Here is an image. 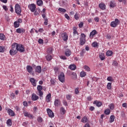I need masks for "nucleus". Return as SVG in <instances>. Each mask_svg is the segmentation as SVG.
Listing matches in <instances>:
<instances>
[{"instance_id": "nucleus-45", "label": "nucleus", "mask_w": 127, "mask_h": 127, "mask_svg": "<svg viewBox=\"0 0 127 127\" xmlns=\"http://www.w3.org/2000/svg\"><path fill=\"white\" fill-rule=\"evenodd\" d=\"M107 81L109 82H113L114 81V79L111 76H109L107 77Z\"/></svg>"}, {"instance_id": "nucleus-59", "label": "nucleus", "mask_w": 127, "mask_h": 127, "mask_svg": "<svg viewBox=\"0 0 127 127\" xmlns=\"http://www.w3.org/2000/svg\"><path fill=\"white\" fill-rule=\"evenodd\" d=\"M42 17L44 18V19H47V18L46 17V15H45V13H43L42 14Z\"/></svg>"}, {"instance_id": "nucleus-41", "label": "nucleus", "mask_w": 127, "mask_h": 127, "mask_svg": "<svg viewBox=\"0 0 127 127\" xmlns=\"http://www.w3.org/2000/svg\"><path fill=\"white\" fill-rule=\"evenodd\" d=\"M58 10L59 11H61V12H66V9L63 8H59L58 9Z\"/></svg>"}, {"instance_id": "nucleus-28", "label": "nucleus", "mask_w": 127, "mask_h": 127, "mask_svg": "<svg viewBox=\"0 0 127 127\" xmlns=\"http://www.w3.org/2000/svg\"><path fill=\"white\" fill-rule=\"evenodd\" d=\"M5 51V48L3 46H0V52L3 53Z\"/></svg>"}, {"instance_id": "nucleus-21", "label": "nucleus", "mask_w": 127, "mask_h": 127, "mask_svg": "<svg viewBox=\"0 0 127 127\" xmlns=\"http://www.w3.org/2000/svg\"><path fill=\"white\" fill-rule=\"evenodd\" d=\"M30 82L31 83L32 85L34 87L36 86V83L35 82V79H34V78H30Z\"/></svg>"}, {"instance_id": "nucleus-39", "label": "nucleus", "mask_w": 127, "mask_h": 127, "mask_svg": "<svg viewBox=\"0 0 127 127\" xmlns=\"http://www.w3.org/2000/svg\"><path fill=\"white\" fill-rule=\"evenodd\" d=\"M5 36L3 34L0 33V39L1 40H4V38Z\"/></svg>"}, {"instance_id": "nucleus-10", "label": "nucleus", "mask_w": 127, "mask_h": 127, "mask_svg": "<svg viewBox=\"0 0 127 127\" xmlns=\"http://www.w3.org/2000/svg\"><path fill=\"white\" fill-rule=\"evenodd\" d=\"M47 112L48 113V116L50 118H54V113L50 109H47Z\"/></svg>"}, {"instance_id": "nucleus-16", "label": "nucleus", "mask_w": 127, "mask_h": 127, "mask_svg": "<svg viewBox=\"0 0 127 127\" xmlns=\"http://www.w3.org/2000/svg\"><path fill=\"white\" fill-rule=\"evenodd\" d=\"M97 34V31L96 30H93L90 33L89 35L90 38H93L94 37V35H96Z\"/></svg>"}, {"instance_id": "nucleus-12", "label": "nucleus", "mask_w": 127, "mask_h": 127, "mask_svg": "<svg viewBox=\"0 0 127 127\" xmlns=\"http://www.w3.org/2000/svg\"><path fill=\"white\" fill-rule=\"evenodd\" d=\"M7 113L8 115H9V116H11V117H14V116H15V113L14 112H13V111L10 109H8Z\"/></svg>"}, {"instance_id": "nucleus-63", "label": "nucleus", "mask_w": 127, "mask_h": 127, "mask_svg": "<svg viewBox=\"0 0 127 127\" xmlns=\"http://www.w3.org/2000/svg\"><path fill=\"white\" fill-rule=\"evenodd\" d=\"M90 111H94L95 110V107L91 106L89 108Z\"/></svg>"}, {"instance_id": "nucleus-56", "label": "nucleus", "mask_w": 127, "mask_h": 127, "mask_svg": "<svg viewBox=\"0 0 127 127\" xmlns=\"http://www.w3.org/2000/svg\"><path fill=\"white\" fill-rule=\"evenodd\" d=\"M113 66H118V62H117V61H114L113 63Z\"/></svg>"}, {"instance_id": "nucleus-40", "label": "nucleus", "mask_w": 127, "mask_h": 127, "mask_svg": "<svg viewBox=\"0 0 127 127\" xmlns=\"http://www.w3.org/2000/svg\"><path fill=\"white\" fill-rule=\"evenodd\" d=\"M84 68L85 70H86V71H87L88 72H89V71L91 70V69H90V67L87 65H84Z\"/></svg>"}, {"instance_id": "nucleus-57", "label": "nucleus", "mask_w": 127, "mask_h": 127, "mask_svg": "<svg viewBox=\"0 0 127 127\" xmlns=\"http://www.w3.org/2000/svg\"><path fill=\"white\" fill-rule=\"evenodd\" d=\"M2 7H3V9H4V10H5V11H7V10L8 9L7 8V7L6 5H3Z\"/></svg>"}, {"instance_id": "nucleus-55", "label": "nucleus", "mask_w": 127, "mask_h": 127, "mask_svg": "<svg viewBox=\"0 0 127 127\" xmlns=\"http://www.w3.org/2000/svg\"><path fill=\"white\" fill-rule=\"evenodd\" d=\"M61 59H63V60H66L67 59V58L64 56H62L60 57Z\"/></svg>"}, {"instance_id": "nucleus-14", "label": "nucleus", "mask_w": 127, "mask_h": 127, "mask_svg": "<svg viewBox=\"0 0 127 127\" xmlns=\"http://www.w3.org/2000/svg\"><path fill=\"white\" fill-rule=\"evenodd\" d=\"M16 32L17 33H24L25 32V29L23 28H18L16 30Z\"/></svg>"}, {"instance_id": "nucleus-2", "label": "nucleus", "mask_w": 127, "mask_h": 127, "mask_svg": "<svg viewBox=\"0 0 127 127\" xmlns=\"http://www.w3.org/2000/svg\"><path fill=\"white\" fill-rule=\"evenodd\" d=\"M121 21L119 19L116 18L115 21L111 22L110 25L111 27H117L120 24Z\"/></svg>"}, {"instance_id": "nucleus-34", "label": "nucleus", "mask_w": 127, "mask_h": 127, "mask_svg": "<svg viewBox=\"0 0 127 127\" xmlns=\"http://www.w3.org/2000/svg\"><path fill=\"white\" fill-rule=\"evenodd\" d=\"M80 77L83 78V77L86 76V73L85 72V71H82L80 72Z\"/></svg>"}, {"instance_id": "nucleus-19", "label": "nucleus", "mask_w": 127, "mask_h": 127, "mask_svg": "<svg viewBox=\"0 0 127 127\" xmlns=\"http://www.w3.org/2000/svg\"><path fill=\"white\" fill-rule=\"evenodd\" d=\"M99 7L102 9V10H105L106 9V5L104 3H100L99 5Z\"/></svg>"}, {"instance_id": "nucleus-35", "label": "nucleus", "mask_w": 127, "mask_h": 127, "mask_svg": "<svg viewBox=\"0 0 127 127\" xmlns=\"http://www.w3.org/2000/svg\"><path fill=\"white\" fill-rule=\"evenodd\" d=\"M14 25L15 28H17V27H19V23L17 21H15L14 22Z\"/></svg>"}, {"instance_id": "nucleus-44", "label": "nucleus", "mask_w": 127, "mask_h": 127, "mask_svg": "<svg viewBox=\"0 0 127 127\" xmlns=\"http://www.w3.org/2000/svg\"><path fill=\"white\" fill-rule=\"evenodd\" d=\"M80 17V15H79L78 13H76L74 15V18L75 19H76V20H78L79 19V17Z\"/></svg>"}, {"instance_id": "nucleus-23", "label": "nucleus", "mask_w": 127, "mask_h": 127, "mask_svg": "<svg viewBox=\"0 0 127 127\" xmlns=\"http://www.w3.org/2000/svg\"><path fill=\"white\" fill-rule=\"evenodd\" d=\"M35 71L39 73V74H40V73H41V66H37L35 68Z\"/></svg>"}, {"instance_id": "nucleus-9", "label": "nucleus", "mask_w": 127, "mask_h": 127, "mask_svg": "<svg viewBox=\"0 0 127 127\" xmlns=\"http://www.w3.org/2000/svg\"><path fill=\"white\" fill-rule=\"evenodd\" d=\"M28 7L32 12H34L36 8V6L34 3H32L29 5Z\"/></svg>"}, {"instance_id": "nucleus-29", "label": "nucleus", "mask_w": 127, "mask_h": 127, "mask_svg": "<svg viewBox=\"0 0 127 127\" xmlns=\"http://www.w3.org/2000/svg\"><path fill=\"white\" fill-rule=\"evenodd\" d=\"M52 48H49L47 49V52L48 55L52 54V51H53Z\"/></svg>"}, {"instance_id": "nucleus-27", "label": "nucleus", "mask_w": 127, "mask_h": 127, "mask_svg": "<svg viewBox=\"0 0 127 127\" xmlns=\"http://www.w3.org/2000/svg\"><path fill=\"white\" fill-rule=\"evenodd\" d=\"M37 4L39 6H42V4H43V1H42V0H38L37 1Z\"/></svg>"}, {"instance_id": "nucleus-38", "label": "nucleus", "mask_w": 127, "mask_h": 127, "mask_svg": "<svg viewBox=\"0 0 127 127\" xmlns=\"http://www.w3.org/2000/svg\"><path fill=\"white\" fill-rule=\"evenodd\" d=\"M6 124L7 126H9V127H10L11 126V120L8 119L6 121Z\"/></svg>"}, {"instance_id": "nucleus-1", "label": "nucleus", "mask_w": 127, "mask_h": 127, "mask_svg": "<svg viewBox=\"0 0 127 127\" xmlns=\"http://www.w3.org/2000/svg\"><path fill=\"white\" fill-rule=\"evenodd\" d=\"M12 49L10 50L9 53L10 55H15L17 53V51L21 53H23L25 51L24 46L22 45L18 44L16 43H14L12 45Z\"/></svg>"}, {"instance_id": "nucleus-20", "label": "nucleus", "mask_w": 127, "mask_h": 127, "mask_svg": "<svg viewBox=\"0 0 127 127\" xmlns=\"http://www.w3.org/2000/svg\"><path fill=\"white\" fill-rule=\"evenodd\" d=\"M60 112L61 115H65L66 114V110L63 107H61Z\"/></svg>"}, {"instance_id": "nucleus-31", "label": "nucleus", "mask_w": 127, "mask_h": 127, "mask_svg": "<svg viewBox=\"0 0 127 127\" xmlns=\"http://www.w3.org/2000/svg\"><path fill=\"white\" fill-rule=\"evenodd\" d=\"M46 58L48 61H51V60H52V56L50 55H48L46 57Z\"/></svg>"}, {"instance_id": "nucleus-15", "label": "nucleus", "mask_w": 127, "mask_h": 127, "mask_svg": "<svg viewBox=\"0 0 127 127\" xmlns=\"http://www.w3.org/2000/svg\"><path fill=\"white\" fill-rule=\"evenodd\" d=\"M39 99V97L36 95V94L33 93L32 94V101H37Z\"/></svg>"}, {"instance_id": "nucleus-42", "label": "nucleus", "mask_w": 127, "mask_h": 127, "mask_svg": "<svg viewBox=\"0 0 127 127\" xmlns=\"http://www.w3.org/2000/svg\"><path fill=\"white\" fill-rule=\"evenodd\" d=\"M104 113L106 115H110V114H111V111L110 110V109H106Z\"/></svg>"}, {"instance_id": "nucleus-51", "label": "nucleus", "mask_w": 127, "mask_h": 127, "mask_svg": "<svg viewBox=\"0 0 127 127\" xmlns=\"http://www.w3.org/2000/svg\"><path fill=\"white\" fill-rule=\"evenodd\" d=\"M94 20L95 21H96V22H99V20H100V18H99L98 17H95L94 18Z\"/></svg>"}, {"instance_id": "nucleus-26", "label": "nucleus", "mask_w": 127, "mask_h": 127, "mask_svg": "<svg viewBox=\"0 0 127 127\" xmlns=\"http://www.w3.org/2000/svg\"><path fill=\"white\" fill-rule=\"evenodd\" d=\"M92 46L94 48H97L99 47V43L97 42H94L92 43Z\"/></svg>"}, {"instance_id": "nucleus-48", "label": "nucleus", "mask_w": 127, "mask_h": 127, "mask_svg": "<svg viewBox=\"0 0 127 127\" xmlns=\"http://www.w3.org/2000/svg\"><path fill=\"white\" fill-rule=\"evenodd\" d=\"M84 25V23L82 22H81L79 24L78 26L80 28H82Z\"/></svg>"}, {"instance_id": "nucleus-33", "label": "nucleus", "mask_w": 127, "mask_h": 127, "mask_svg": "<svg viewBox=\"0 0 127 127\" xmlns=\"http://www.w3.org/2000/svg\"><path fill=\"white\" fill-rule=\"evenodd\" d=\"M114 121H115V116L111 115L110 117V123H113V122H114Z\"/></svg>"}, {"instance_id": "nucleus-60", "label": "nucleus", "mask_w": 127, "mask_h": 127, "mask_svg": "<svg viewBox=\"0 0 127 127\" xmlns=\"http://www.w3.org/2000/svg\"><path fill=\"white\" fill-rule=\"evenodd\" d=\"M10 11H11V12H13V7H12V5H10Z\"/></svg>"}, {"instance_id": "nucleus-47", "label": "nucleus", "mask_w": 127, "mask_h": 127, "mask_svg": "<svg viewBox=\"0 0 127 127\" xmlns=\"http://www.w3.org/2000/svg\"><path fill=\"white\" fill-rule=\"evenodd\" d=\"M109 107L110 110H114V104H111L110 105H109Z\"/></svg>"}, {"instance_id": "nucleus-43", "label": "nucleus", "mask_w": 127, "mask_h": 127, "mask_svg": "<svg viewBox=\"0 0 127 127\" xmlns=\"http://www.w3.org/2000/svg\"><path fill=\"white\" fill-rule=\"evenodd\" d=\"M110 7H115V6H116V3H114V2L113 1H111L110 2Z\"/></svg>"}, {"instance_id": "nucleus-64", "label": "nucleus", "mask_w": 127, "mask_h": 127, "mask_svg": "<svg viewBox=\"0 0 127 127\" xmlns=\"http://www.w3.org/2000/svg\"><path fill=\"white\" fill-rule=\"evenodd\" d=\"M84 127H91V126H90V125L86 124H85V125Z\"/></svg>"}, {"instance_id": "nucleus-37", "label": "nucleus", "mask_w": 127, "mask_h": 127, "mask_svg": "<svg viewBox=\"0 0 127 127\" xmlns=\"http://www.w3.org/2000/svg\"><path fill=\"white\" fill-rule=\"evenodd\" d=\"M71 75H72V78L73 79H74V80H75V79H77V74H76V73H75V72H72V73H71Z\"/></svg>"}, {"instance_id": "nucleus-8", "label": "nucleus", "mask_w": 127, "mask_h": 127, "mask_svg": "<svg viewBox=\"0 0 127 127\" xmlns=\"http://www.w3.org/2000/svg\"><path fill=\"white\" fill-rule=\"evenodd\" d=\"M26 69L28 73H30L31 75L32 74L33 76H34V72L32 71H33V68L32 66L30 65H27L26 66Z\"/></svg>"}, {"instance_id": "nucleus-3", "label": "nucleus", "mask_w": 127, "mask_h": 127, "mask_svg": "<svg viewBox=\"0 0 127 127\" xmlns=\"http://www.w3.org/2000/svg\"><path fill=\"white\" fill-rule=\"evenodd\" d=\"M15 10L16 13L18 14V15H21L20 13H21V7H20V5H19V4L16 3L15 5Z\"/></svg>"}, {"instance_id": "nucleus-61", "label": "nucleus", "mask_w": 127, "mask_h": 127, "mask_svg": "<svg viewBox=\"0 0 127 127\" xmlns=\"http://www.w3.org/2000/svg\"><path fill=\"white\" fill-rule=\"evenodd\" d=\"M29 114L28 112H24V117H28Z\"/></svg>"}, {"instance_id": "nucleus-62", "label": "nucleus", "mask_w": 127, "mask_h": 127, "mask_svg": "<svg viewBox=\"0 0 127 127\" xmlns=\"http://www.w3.org/2000/svg\"><path fill=\"white\" fill-rule=\"evenodd\" d=\"M127 106V104L126 103H124L122 104V107H123V108H126Z\"/></svg>"}, {"instance_id": "nucleus-36", "label": "nucleus", "mask_w": 127, "mask_h": 127, "mask_svg": "<svg viewBox=\"0 0 127 127\" xmlns=\"http://www.w3.org/2000/svg\"><path fill=\"white\" fill-rule=\"evenodd\" d=\"M107 88L108 90H111L112 89V83L109 82L107 84Z\"/></svg>"}, {"instance_id": "nucleus-5", "label": "nucleus", "mask_w": 127, "mask_h": 127, "mask_svg": "<svg viewBox=\"0 0 127 127\" xmlns=\"http://www.w3.org/2000/svg\"><path fill=\"white\" fill-rule=\"evenodd\" d=\"M85 42H86V35L84 33H81L79 44L80 45H84Z\"/></svg>"}, {"instance_id": "nucleus-4", "label": "nucleus", "mask_w": 127, "mask_h": 127, "mask_svg": "<svg viewBox=\"0 0 127 127\" xmlns=\"http://www.w3.org/2000/svg\"><path fill=\"white\" fill-rule=\"evenodd\" d=\"M37 89L38 91L39 95L40 96V99L41 100V99H43V92L42 91V89H43V88L42 87V86L38 85Z\"/></svg>"}, {"instance_id": "nucleus-52", "label": "nucleus", "mask_w": 127, "mask_h": 127, "mask_svg": "<svg viewBox=\"0 0 127 127\" xmlns=\"http://www.w3.org/2000/svg\"><path fill=\"white\" fill-rule=\"evenodd\" d=\"M37 121L39 123H42V118L38 117Z\"/></svg>"}, {"instance_id": "nucleus-18", "label": "nucleus", "mask_w": 127, "mask_h": 127, "mask_svg": "<svg viewBox=\"0 0 127 127\" xmlns=\"http://www.w3.org/2000/svg\"><path fill=\"white\" fill-rule=\"evenodd\" d=\"M64 54L67 56V57H69V56H70L71 54V51L69 49L65 50Z\"/></svg>"}, {"instance_id": "nucleus-50", "label": "nucleus", "mask_w": 127, "mask_h": 127, "mask_svg": "<svg viewBox=\"0 0 127 127\" xmlns=\"http://www.w3.org/2000/svg\"><path fill=\"white\" fill-rule=\"evenodd\" d=\"M44 20H45V22L44 23V24H45V25H48V19H45Z\"/></svg>"}, {"instance_id": "nucleus-32", "label": "nucleus", "mask_w": 127, "mask_h": 127, "mask_svg": "<svg viewBox=\"0 0 127 127\" xmlns=\"http://www.w3.org/2000/svg\"><path fill=\"white\" fill-rule=\"evenodd\" d=\"M113 55V52L111 51H108L106 52V56H112Z\"/></svg>"}, {"instance_id": "nucleus-6", "label": "nucleus", "mask_w": 127, "mask_h": 127, "mask_svg": "<svg viewBox=\"0 0 127 127\" xmlns=\"http://www.w3.org/2000/svg\"><path fill=\"white\" fill-rule=\"evenodd\" d=\"M59 80L62 83H64V82H65V74H64V73L62 72L60 73L59 75Z\"/></svg>"}, {"instance_id": "nucleus-53", "label": "nucleus", "mask_w": 127, "mask_h": 127, "mask_svg": "<svg viewBox=\"0 0 127 127\" xmlns=\"http://www.w3.org/2000/svg\"><path fill=\"white\" fill-rule=\"evenodd\" d=\"M38 43L40 44H43V40L41 39H39L38 40Z\"/></svg>"}, {"instance_id": "nucleus-46", "label": "nucleus", "mask_w": 127, "mask_h": 127, "mask_svg": "<svg viewBox=\"0 0 127 127\" xmlns=\"http://www.w3.org/2000/svg\"><path fill=\"white\" fill-rule=\"evenodd\" d=\"M74 93L75 95H78L79 94V88H76L74 89Z\"/></svg>"}, {"instance_id": "nucleus-58", "label": "nucleus", "mask_w": 127, "mask_h": 127, "mask_svg": "<svg viewBox=\"0 0 127 127\" xmlns=\"http://www.w3.org/2000/svg\"><path fill=\"white\" fill-rule=\"evenodd\" d=\"M64 16L65 18H66V19H68V20L70 19V17L69 16V15H68V14H65Z\"/></svg>"}, {"instance_id": "nucleus-25", "label": "nucleus", "mask_w": 127, "mask_h": 127, "mask_svg": "<svg viewBox=\"0 0 127 127\" xmlns=\"http://www.w3.org/2000/svg\"><path fill=\"white\" fill-rule=\"evenodd\" d=\"M69 68L70 70H76V66L75 64H71L69 66Z\"/></svg>"}, {"instance_id": "nucleus-24", "label": "nucleus", "mask_w": 127, "mask_h": 127, "mask_svg": "<svg viewBox=\"0 0 127 127\" xmlns=\"http://www.w3.org/2000/svg\"><path fill=\"white\" fill-rule=\"evenodd\" d=\"M51 99V94H48L46 96V101L47 103H49L50 102V100Z\"/></svg>"}, {"instance_id": "nucleus-17", "label": "nucleus", "mask_w": 127, "mask_h": 127, "mask_svg": "<svg viewBox=\"0 0 127 127\" xmlns=\"http://www.w3.org/2000/svg\"><path fill=\"white\" fill-rule=\"evenodd\" d=\"M93 104L96 105L97 107H100L103 105V103L100 101H95Z\"/></svg>"}, {"instance_id": "nucleus-11", "label": "nucleus", "mask_w": 127, "mask_h": 127, "mask_svg": "<svg viewBox=\"0 0 127 127\" xmlns=\"http://www.w3.org/2000/svg\"><path fill=\"white\" fill-rule=\"evenodd\" d=\"M62 36L64 41H67L68 40V35L67 34V33H63Z\"/></svg>"}, {"instance_id": "nucleus-54", "label": "nucleus", "mask_w": 127, "mask_h": 127, "mask_svg": "<svg viewBox=\"0 0 127 127\" xmlns=\"http://www.w3.org/2000/svg\"><path fill=\"white\" fill-rule=\"evenodd\" d=\"M10 97L11 98H12V99H13V98H14V97H15V95L14 94V93H11Z\"/></svg>"}, {"instance_id": "nucleus-13", "label": "nucleus", "mask_w": 127, "mask_h": 127, "mask_svg": "<svg viewBox=\"0 0 127 127\" xmlns=\"http://www.w3.org/2000/svg\"><path fill=\"white\" fill-rule=\"evenodd\" d=\"M55 107H59L61 105V101L59 99H56L54 102Z\"/></svg>"}, {"instance_id": "nucleus-49", "label": "nucleus", "mask_w": 127, "mask_h": 127, "mask_svg": "<svg viewBox=\"0 0 127 127\" xmlns=\"http://www.w3.org/2000/svg\"><path fill=\"white\" fill-rule=\"evenodd\" d=\"M63 103V105H64V106H65V107L68 106V103H67V101L64 100Z\"/></svg>"}, {"instance_id": "nucleus-22", "label": "nucleus", "mask_w": 127, "mask_h": 127, "mask_svg": "<svg viewBox=\"0 0 127 127\" xmlns=\"http://www.w3.org/2000/svg\"><path fill=\"white\" fill-rule=\"evenodd\" d=\"M99 57L102 61H103V60H105V59H106L105 54L103 53L99 54Z\"/></svg>"}, {"instance_id": "nucleus-7", "label": "nucleus", "mask_w": 127, "mask_h": 127, "mask_svg": "<svg viewBox=\"0 0 127 127\" xmlns=\"http://www.w3.org/2000/svg\"><path fill=\"white\" fill-rule=\"evenodd\" d=\"M73 37L74 38L75 40H77V39H78V38H79V36H78V32H77V28L76 27H73Z\"/></svg>"}, {"instance_id": "nucleus-30", "label": "nucleus", "mask_w": 127, "mask_h": 127, "mask_svg": "<svg viewBox=\"0 0 127 127\" xmlns=\"http://www.w3.org/2000/svg\"><path fill=\"white\" fill-rule=\"evenodd\" d=\"M87 121H88V119L87 118V117H86V116L84 117L81 120L82 123H84V124H86V123H87Z\"/></svg>"}]
</instances>
